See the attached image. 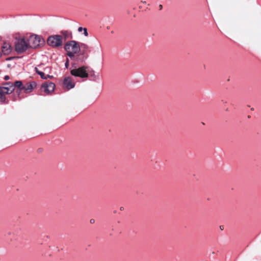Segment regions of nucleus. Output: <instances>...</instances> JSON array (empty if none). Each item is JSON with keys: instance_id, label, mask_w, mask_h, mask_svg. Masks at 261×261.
<instances>
[{"instance_id": "nucleus-12", "label": "nucleus", "mask_w": 261, "mask_h": 261, "mask_svg": "<svg viewBox=\"0 0 261 261\" xmlns=\"http://www.w3.org/2000/svg\"><path fill=\"white\" fill-rule=\"evenodd\" d=\"M2 51L4 54H8L11 51V46L9 43H5L2 46Z\"/></svg>"}, {"instance_id": "nucleus-18", "label": "nucleus", "mask_w": 261, "mask_h": 261, "mask_svg": "<svg viewBox=\"0 0 261 261\" xmlns=\"http://www.w3.org/2000/svg\"><path fill=\"white\" fill-rule=\"evenodd\" d=\"M9 79H10V77H9V76H8V75H6V76H5V77H4V79H5V80H9Z\"/></svg>"}, {"instance_id": "nucleus-23", "label": "nucleus", "mask_w": 261, "mask_h": 261, "mask_svg": "<svg viewBox=\"0 0 261 261\" xmlns=\"http://www.w3.org/2000/svg\"><path fill=\"white\" fill-rule=\"evenodd\" d=\"M141 3H143V4H146V2H143V1H141Z\"/></svg>"}, {"instance_id": "nucleus-7", "label": "nucleus", "mask_w": 261, "mask_h": 261, "mask_svg": "<svg viewBox=\"0 0 261 261\" xmlns=\"http://www.w3.org/2000/svg\"><path fill=\"white\" fill-rule=\"evenodd\" d=\"M11 84L14 86V90L15 88H18L16 91V93L14 94L13 98L14 100H16L18 98L21 97L19 95L21 91L22 90V89H21V87L23 86L22 83L21 81H17L14 83H11Z\"/></svg>"}, {"instance_id": "nucleus-22", "label": "nucleus", "mask_w": 261, "mask_h": 261, "mask_svg": "<svg viewBox=\"0 0 261 261\" xmlns=\"http://www.w3.org/2000/svg\"><path fill=\"white\" fill-rule=\"evenodd\" d=\"M120 210H121V211L123 210V207H120Z\"/></svg>"}, {"instance_id": "nucleus-5", "label": "nucleus", "mask_w": 261, "mask_h": 261, "mask_svg": "<svg viewBox=\"0 0 261 261\" xmlns=\"http://www.w3.org/2000/svg\"><path fill=\"white\" fill-rule=\"evenodd\" d=\"M28 48L27 42L24 38L18 39L15 43V50L18 53L25 51Z\"/></svg>"}, {"instance_id": "nucleus-16", "label": "nucleus", "mask_w": 261, "mask_h": 261, "mask_svg": "<svg viewBox=\"0 0 261 261\" xmlns=\"http://www.w3.org/2000/svg\"><path fill=\"white\" fill-rule=\"evenodd\" d=\"M68 65H69V60H68V59H67V61H66V62L65 64V67H66V68H68Z\"/></svg>"}, {"instance_id": "nucleus-19", "label": "nucleus", "mask_w": 261, "mask_h": 261, "mask_svg": "<svg viewBox=\"0 0 261 261\" xmlns=\"http://www.w3.org/2000/svg\"><path fill=\"white\" fill-rule=\"evenodd\" d=\"M90 223H91V224L94 223L95 222V220H94V219H91V220H90Z\"/></svg>"}, {"instance_id": "nucleus-6", "label": "nucleus", "mask_w": 261, "mask_h": 261, "mask_svg": "<svg viewBox=\"0 0 261 261\" xmlns=\"http://www.w3.org/2000/svg\"><path fill=\"white\" fill-rule=\"evenodd\" d=\"M28 48H36L39 45L40 38L35 35L30 36L28 40Z\"/></svg>"}, {"instance_id": "nucleus-10", "label": "nucleus", "mask_w": 261, "mask_h": 261, "mask_svg": "<svg viewBox=\"0 0 261 261\" xmlns=\"http://www.w3.org/2000/svg\"><path fill=\"white\" fill-rule=\"evenodd\" d=\"M36 84L35 82H32L30 83H27L25 85L22 86L21 89L26 93H30L33 89L35 87Z\"/></svg>"}, {"instance_id": "nucleus-21", "label": "nucleus", "mask_w": 261, "mask_h": 261, "mask_svg": "<svg viewBox=\"0 0 261 261\" xmlns=\"http://www.w3.org/2000/svg\"><path fill=\"white\" fill-rule=\"evenodd\" d=\"M220 228L221 230H223V226H220Z\"/></svg>"}, {"instance_id": "nucleus-25", "label": "nucleus", "mask_w": 261, "mask_h": 261, "mask_svg": "<svg viewBox=\"0 0 261 261\" xmlns=\"http://www.w3.org/2000/svg\"><path fill=\"white\" fill-rule=\"evenodd\" d=\"M251 110H252V111H253V110H254V109H253V108H252V109H251Z\"/></svg>"}, {"instance_id": "nucleus-2", "label": "nucleus", "mask_w": 261, "mask_h": 261, "mask_svg": "<svg viewBox=\"0 0 261 261\" xmlns=\"http://www.w3.org/2000/svg\"><path fill=\"white\" fill-rule=\"evenodd\" d=\"M14 91V86L11 82H6L3 84V86L0 87V102H5L6 100V96Z\"/></svg>"}, {"instance_id": "nucleus-24", "label": "nucleus", "mask_w": 261, "mask_h": 261, "mask_svg": "<svg viewBox=\"0 0 261 261\" xmlns=\"http://www.w3.org/2000/svg\"><path fill=\"white\" fill-rule=\"evenodd\" d=\"M47 69H48V68H45V69H44V71H45V70H46Z\"/></svg>"}, {"instance_id": "nucleus-17", "label": "nucleus", "mask_w": 261, "mask_h": 261, "mask_svg": "<svg viewBox=\"0 0 261 261\" xmlns=\"http://www.w3.org/2000/svg\"><path fill=\"white\" fill-rule=\"evenodd\" d=\"M83 29H83L82 27H79V28H78V31H79V32H81L83 30Z\"/></svg>"}, {"instance_id": "nucleus-11", "label": "nucleus", "mask_w": 261, "mask_h": 261, "mask_svg": "<svg viewBox=\"0 0 261 261\" xmlns=\"http://www.w3.org/2000/svg\"><path fill=\"white\" fill-rule=\"evenodd\" d=\"M39 68H41V65L38 66V67L35 68V70L36 72L40 75L42 79H47V78H51L52 76H50L48 74L45 75L43 71H40L39 70Z\"/></svg>"}, {"instance_id": "nucleus-20", "label": "nucleus", "mask_w": 261, "mask_h": 261, "mask_svg": "<svg viewBox=\"0 0 261 261\" xmlns=\"http://www.w3.org/2000/svg\"><path fill=\"white\" fill-rule=\"evenodd\" d=\"M162 8H163L162 5H160V6H159L160 9L161 10L162 9Z\"/></svg>"}, {"instance_id": "nucleus-9", "label": "nucleus", "mask_w": 261, "mask_h": 261, "mask_svg": "<svg viewBox=\"0 0 261 261\" xmlns=\"http://www.w3.org/2000/svg\"><path fill=\"white\" fill-rule=\"evenodd\" d=\"M75 84L71 77H66L63 81V87L67 90H70L74 87Z\"/></svg>"}, {"instance_id": "nucleus-13", "label": "nucleus", "mask_w": 261, "mask_h": 261, "mask_svg": "<svg viewBox=\"0 0 261 261\" xmlns=\"http://www.w3.org/2000/svg\"><path fill=\"white\" fill-rule=\"evenodd\" d=\"M62 34L64 36L65 39H70L72 38V34L71 32L67 31L62 32Z\"/></svg>"}, {"instance_id": "nucleus-15", "label": "nucleus", "mask_w": 261, "mask_h": 261, "mask_svg": "<svg viewBox=\"0 0 261 261\" xmlns=\"http://www.w3.org/2000/svg\"><path fill=\"white\" fill-rule=\"evenodd\" d=\"M83 31H84V35L85 36H87L88 35V33L87 29L86 28H84Z\"/></svg>"}, {"instance_id": "nucleus-8", "label": "nucleus", "mask_w": 261, "mask_h": 261, "mask_svg": "<svg viewBox=\"0 0 261 261\" xmlns=\"http://www.w3.org/2000/svg\"><path fill=\"white\" fill-rule=\"evenodd\" d=\"M55 88V84L51 82H46L42 85L41 89L45 93L48 94L54 91Z\"/></svg>"}, {"instance_id": "nucleus-4", "label": "nucleus", "mask_w": 261, "mask_h": 261, "mask_svg": "<svg viewBox=\"0 0 261 261\" xmlns=\"http://www.w3.org/2000/svg\"><path fill=\"white\" fill-rule=\"evenodd\" d=\"M63 37L61 35H54L48 37L47 44L53 47H59L62 45Z\"/></svg>"}, {"instance_id": "nucleus-1", "label": "nucleus", "mask_w": 261, "mask_h": 261, "mask_svg": "<svg viewBox=\"0 0 261 261\" xmlns=\"http://www.w3.org/2000/svg\"><path fill=\"white\" fill-rule=\"evenodd\" d=\"M64 49L67 51V55L72 59L74 57L75 54L80 51V46L75 41L72 40L65 44Z\"/></svg>"}, {"instance_id": "nucleus-14", "label": "nucleus", "mask_w": 261, "mask_h": 261, "mask_svg": "<svg viewBox=\"0 0 261 261\" xmlns=\"http://www.w3.org/2000/svg\"><path fill=\"white\" fill-rule=\"evenodd\" d=\"M81 47L84 48V49L85 50H87L89 49V46L86 44H85V43H81Z\"/></svg>"}, {"instance_id": "nucleus-3", "label": "nucleus", "mask_w": 261, "mask_h": 261, "mask_svg": "<svg viewBox=\"0 0 261 261\" xmlns=\"http://www.w3.org/2000/svg\"><path fill=\"white\" fill-rule=\"evenodd\" d=\"M70 73L72 75L81 78H87L89 76V67L83 66L79 68L70 69Z\"/></svg>"}]
</instances>
